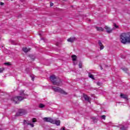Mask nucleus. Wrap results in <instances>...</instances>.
Here are the masks:
<instances>
[{"mask_svg": "<svg viewBox=\"0 0 130 130\" xmlns=\"http://www.w3.org/2000/svg\"><path fill=\"white\" fill-rule=\"evenodd\" d=\"M31 126V127H34V124L29 123V125Z\"/></svg>", "mask_w": 130, "mask_h": 130, "instance_id": "b1692460", "label": "nucleus"}, {"mask_svg": "<svg viewBox=\"0 0 130 130\" xmlns=\"http://www.w3.org/2000/svg\"><path fill=\"white\" fill-rule=\"evenodd\" d=\"M106 117V116H105V115H102V116H101V118H102V119L105 120Z\"/></svg>", "mask_w": 130, "mask_h": 130, "instance_id": "412c9836", "label": "nucleus"}, {"mask_svg": "<svg viewBox=\"0 0 130 130\" xmlns=\"http://www.w3.org/2000/svg\"><path fill=\"white\" fill-rule=\"evenodd\" d=\"M5 71L4 68H0V73H3Z\"/></svg>", "mask_w": 130, "mask_h": 130, "instance_id": "5701e85b", "label": "nucleus"}, {"mask_svg": "<svg viewBox=\"0 0 130 130\" xmlns=\"http://www.w3.org/2000/svg\"><path fill=\"white\" fill-rule=\"evenodd\" d=\"M22 50L23 51H24V52H28V51H30V48H28L27 47H24L23 48H22Z\"/></svg>", "mask_w": 130, "mask_h": 130, "instance_id": "ddd939ff", "label": "nucleus"}, {"mask_svg": "<svg viewBox=\"0 0 130 130\" xmlns=\"http://www.w3.org/2000/svg\"><path fill=\"white\" fill-rule=\"evenodd\" d=\"M82 66H83V64H82V63L80 62L79 64V68L82 69Z\"/></svg>", "mask_w": 130, "mask_h": 130, "instance_id": "393cba45", "label": "nucleus"}, {"mask_svg": "<svg viewBox=\"0 0 130 130\" xmlns=\"http://www.w3.org/2000/svg\"><path fill=\"white\" fill-rule=\"evenodd\" d=\"M120 97L121 98H123V99H127V95L126 94L121 93Z\"/></svg>", "mask_w": 130, "mask_h": 130, "instance_id": "4468645a", "label": "nucleus"}, {"mask_svg": "<svg viewBox=\"0 0 130 130\" xmlns=\"http://www.w3.org/2000/svg\"><path fill=\"white\" fill-rule=\"evenodd\" d=\"M19 95L20 96H15L11 99V101H13L15 104H18L19 101H22L28 97V94L24 93L23 90L20 91Z\"/></svg>", "mask_w": 130, "mask_h": 130, "instance_id": "f257e3e1", "label": "nucleus"}, {"mask_svg": "<svg viewBox=\"0 0 130 130\" xmlns=\"http://www.w3.org/2000/svg\"><path fill=\"white\" fill-rule=\"evenodd\" d=\"M92 121H93V122H94V123L97 122V121H98V120L96 118V117H92Z\"/></svg>", "mask_w": 130, "mask_h": 130, "instance_id": "a211bd4d", "label": "nucleus"}, {"mask_svg": "<svg viewBox=\"0 0 130 130\" xmlns=\"http://www.w3.org/2000/svg\"><path fill=\"white\" fill-rule=\"evenodd\" d=\"M50 80L51 82H52L53 85H55L56 86H62V81L59 78H56L55 75H52L50 77Z\"/></svg>", "mask_w": 130, "mask_h": 130, "instance_id": "7ed1b4c3", "label": "nucleus"}, {"mask_svg": "<svg viewBox=\"0 0 130 130\" xmlns=\"http://www.w3.org/2000/svg\"><path fill=\"white\" fill-rule=\"evenodd\" d=\"M120 40L123 44L130 43V32L128 34L125 32L122 33L120 36Z\"/></svg>", "mask_w": 130, "mask_h": 130, "instance_id": "f03ea898", "label": "nucleus"}, {"mask_svg": "<svg viewBox=\"0 0 130 130\" xmlns=\"http://www.w3.org/2000/svg\"><path fill=\"white\" fill-rule=\"evenodd\" d=\"M45 106L44 105L42 104H41L39 105L40 108H43V107H45Z\"/></svg>", "mask_w": 130, "mask_h": 130, "instance_id": "6ab92c4d", "label": "nucleus"}, {"mask_svg": "<svg viewBox=\"0 0 130 130\" xmlns=\"http://www.w3.org/2000/svg\"><path fill=\"white\" fill-rule=\"evenodd\" d=\"M44 121L46 122H50L52 124H56V125L59 126L60 125V120L53 119L50 117H45L43 118Z\"/></svg>", "mask_w": 130, "mask_h": 130, "instance_id": "20e7f679", "label": "nucleus"}, {"mask_svg": "<svg viewBox=\"0 0 130 130\" xmlns=\"http://www.w3.org/2000/svg\"><path fill=\"white\" fill-rule=\"evenodd\" d=\"M96 29L99 32H103V31H104V28H102V27H96Z\"/></svg>", "mask_w": 130, "mask_h": 130, "instance_id": "9b49d317", "label": "nucleus"}, {"mask_svg": "<svg viewBox=\"0 0 130 130\" xmlns=\"http://www.w3.org/2000/svg\"><path fill=\"white\" fill-rule=\"evenodd\" d=\"M88 77L90 78V79H92V80H94V76L92 75L91 73H88Z\"/></svg>", "mask_w": 130, "mask_h": 130, "instance_id": "dca6fc26", "label": "nucleus"}, {"mask_svg": "<svg viewBox=\"0 0 130 130\" xmlns=\"http://www.w3.org/2000/svg\"><path fill=\"white\" fill-rule=\"evenodd\" d=\"M30 123V121L26 120H23V124L24 125H29Z\"/></svg>", "mask_w": 130, "mask_h": 130, "instance_id": "f8f14e48", "label": "nucleus"}, {"mask_svg": "<svg viewBox=\"0 0 130 130\" xmlns=\"http://www.w3.org/2000/svg\"><path fill=\"white\" fill-rule=\"evenodd\" d=\"M98 86H102V83L101 82H97Z\"/></svg>", "mask_w": 130, "mask_h": 130, "instance_id": "a878e982", "label": "nucleus"}, {"mask_svg": "<svg viewBox=\"0 0 130 130\" xmlns=\"http://www.w3.org/2000/svg\"><path fill=\"white\" fill-rule=\"evenodd\" d=\"M11 1H13V0H11Z\"/></svg>", "mask_w": 130, "mask_h": 130, "instance_id": "4c0bfd02", "label": "nucleus"}, {"mask_svg": "<svg viewBox=\"0 0 130 130\" xmlns=\"http://www.w3.org/2000/svg\"><path fill=\"white\" fill-rule=\"evenodd\" d=\"M114 26L116 28H118V26L116 25V23H114Z\"/></svg>", "mask_w": 130, "mask_h": 130, "instance_id": "bb28decb", "label": "nucleus"}, {"mask_svg": "<svg viewBox=\"0 0 130 130\" xmlns=\"http://www.w3.org/2000/svg\"><path fill=\"white\" fill-rule=\"evenodd\" d=\"M56 46H59V43H57L56 44Z\"/></svg>", "mask_w": 130, "mask_h": 130, "instance_id": "c756f323", "label": "nucleus"}, {"mask_svg": "<svg viewBox=\"0 0 130 130\" xmlns=\"http://www.w3.org/2000/svg\"><path fill=\"white\" fill-rule=\"evenodd\" d=\"M2 90H0V92H1Z\"/></svg>", "mask_w": 130, "mask_h": 130, "instance_id": "f704fd0d", "label": "nucleus"}, {"mask_svg": "<svg viewBox=\"0 0 130 130\" xmlns=\"http://www.w3.org/2000/svg\"><path fill=\"white\" fill-rule=\"evenodd\" d=\"M0 130H2V129H0Z\"/></svg>", "mask_w": 130, "mask_h": 130, "instance_id": "e433bc0d", "label": "nucleus"}, {"mask_svg": "<svg viewBox=\"0 0 130 130\" xmlns=\"http://www.w3.org/2000/svg\"><path fill=\"white\" fill-rule=\"evenodd\" d=\"M53 6V3H50V7H52Z\"/></svg>", "mask_w": 130, "mask_h": 130, "instance_id": "c85d7f7f", "label": "nucleus"}, {"mask_svg": "<svg viewBox=\"0 0 130 130\" xmlns=\"http://www.w3.org/2000/svg\"><path fill=\"white\" fill-rule=\"evenodd\" d=\"M72 58L73 61H76V60H77V56L76 55H73L72 56Z\"/></svg>", "mask_w": 130, "mask_h": 130, "instance_id": "2eb2a0df", "label": "nucleus"}, {"mask_svg": "<svg viewBox=\"0 0 130 130\" xmlns=\"http://www.w3.org/2000/svg\"><path fill=\"white\" fill-rule=\"evenodd\" d=\"M32 122H37V120H36V118H34L32 119Z\"/></svg>", "mask_w": 130, "mask_h": 130, "instance_id": "4be33fe9", "label": "nucleus"}, {"mask_svg": "<svg viewBox=\"0 0 130 130\" xmlns=\"http://www.w3.org/2000/svg\"><path fill=\"white\" fill-rule=\"evenodd\" d=\"M101 70H103V68H102V67H101Z\"/></svg>", "mask_w": 130, "mask_h": 130, "instance_id": "473e14b6", "label": "nucleus"}, {"mask_svg": "<svg viewBox=\"0 0 130 130\" xmlns=\"http://www.w3.org/2000/svg\"><path fill=\"white\" fill-rule=\"evenodd\" d=\"M120 129L121 130H126V128L125 127H124V126H122L121 127H120Z\"/></svg>", "mask_w": 130, "mask_h": 130, "instance_id": "aec40b11", "label": "nucleus"}, {"mask_svg": "<svg viewBox=\"0 0 130 130\" xmlns=\"http://www.w3.org/2000/svg\"><path fill=\"white\" fill-rule=\"evenodd\" d=\"M129 1V2H130V0H128Z\"/></svg>", "mask_w": 130, "mask_h": 130, "instance_id": "c9c22d12", "label": "nucleus"}, {"mask_svg": "<svg viewBox=\"0 0 130 130\" xmlns=\"http://www.w3.org/2000/svg\"><path fill=\"white\" fill-rule=\"evenodd\" d=\"M5 64H7V66H10L9 63H5Z\"/></svg>", "mask_w": 130, "mask_h": 130, "instance_id": "7c9ffc66", "label": "nucleus"}, {"mask_svg": "<svg viewBox=\"0 0 130 130\" xmlns=\"http://www.w3.org/2000/svg\"><path fill=\"white\" fill-rule=\"evenodd\" d=\"M83 98H84V99H85V101H87V102L91 103V101H90L91 98L90 97H89L88 95L84 94Z\"/></svg>", "mask_w": 130, "mask_h": 130, "instance_id": "6e6552de", "label": "nucleus"}, {"mask_svg": "<svg viewBox=\"0 0 130 130\" xmlns=\"http://www.w3.org/2000/svg\"><path fill=\"white\" fill-rule=\"evenodd\" d=\"M31 80H32V81H34V77H31Z\"/></svg>", "mask_w": 130, "mask_h": 130, "instance_id": "2f4dec72", "label": "nucleus"}, {"mask_svg": "<svg viewBox=\"0 0 130 130\" xmlns=\"http://www.w3.org/2000/svg\"><path fill=\"white\" fill-rule=\"evenodd\" d=\"M27 114V111L25 109H20L18 112L16 113V116H23Z\"/></svg>", "mask_w": 130, "mask_h": 130, "instance_id": "423d86ee", "label": "nucleus"}, {"mask_svg": "<svg viewBox=\"0 0 130 130\" xmlns=\"http://www.w3.org/2000/svg\"><path fill=\"white\" fill-rule=\"evenodd\" d=\"M39 35H40V36H41V34H39Z\"/></svg>", "mask_w": 130, "mask_h": 130, "instance_id": "72a5a7b5", "label": "nucleus"}, {"mask_svg": "<svg viewBox=\"0 0 130 130\" xmlns=\"http://www.w3.org/2000/svg\"><path fill=\"white\" fill-rule=\"evenodd\" d=\"M98 43H99V45L100 46V50H102V49H103L104 48V46L101 42V41H99Z\"/></svg>", "mask_w": 130, "mask_h": 130, "instance_id": "1a4fd4ad", "label": "nucleus"}, {"mask_svg": "<svg viewBox=\"0 0 130 130\" xmlns=\"http://www.w3.org/2000/svg\"><path fill=\"white\" fill-rule=\"evenodd\" d=\"M105 29L106 30V32L107 33L110 34V33L112 32V31H113V29H115V28H113L111 29V28H110V27H109L107 26H106L105 27Z\"/></svg>", "mask_w": 130, "mask_h": 130, "instance_id": "0eeeda50", "label": "nucleus"}, {"mask_svg": "<svg viewBox=\"0 0 130 130\" xmlns=\"http://www.w3.org/2000/svg\"><path fill=\"white\" fill-rule=\"evenodd\" d=\"M52 89L54 91V92H57L58 93H61V94H63V95H67L68 93L64 91L60 87H56L55 86H52Z\"/></svg>", "mask_w": 130, "mask_h": 130, "instance_id": "39448f33", "label": "nucleus"}, {"mask_svg": "<svg viewBox=\"0 0 130 130\" xmlns=\"http://www.w3.org/2000/svg\"><path fill=\"white\" fill-rule=\"evenodd\" d=\"M75 40H76V38H70L67 40V41L73 43Z\"/></svg>", "mask_w": 130, "mask_h": 130, "instance_id": "9d476101", "label": "nucleus"}, {"mask_svg": "<svg viewBox=\"0 0 130 130\" xmlns=\"http://www.w3.org/2000/svg\"><path fill=\"white\" fill-rule=\"evenodd\" d=\"M121 70H122L123 72H125V73H127V72L128 71V69H127V68H122Z\"/></svg>", "mask_w": 130, "mask_h": 130, "instance_id": "f3484780", "label": "nucleus"}, {"mask_svg": "<svg viewBox=\"0 0 130 130\" xmlns=\"http://www.w3.org/2000/svg\"><path fill=\"white\" fill-rule=\"evenodd\" d=\"M4 5H5V4L4 3H3V2L0 3V5L1 6H4Z\"/></svg>", "mask_w": 130, "mask_h": 130, "instance_id": "cd10ccee", "label": "nucleus"}]
</instances>
